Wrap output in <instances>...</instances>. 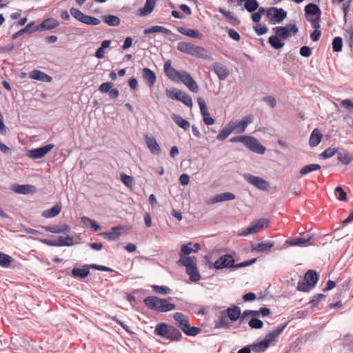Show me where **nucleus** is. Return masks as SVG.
<instances>
[{"label":"nucleus","mask_w":353,"mask_h":353,"mask_svg":"<svg viewBox=\"0 0 353 353\" xmlns=\"http://www.w3.org/2000/svg\"><path fill=\"white\" fill-rule=\"evenodd\" d=\"M172 300V297H168V299H161L157 296H150L145 297L143 300V302L148 309L160 313H163L175 309L176 305L169 302Z\"/></svg>","instance_id":"1"},{"label":"nucleus","mask_w":353,"mask_h":353,"mask_svg":"<svg viewBox=\"0 0 353 353\" xmlns=\"http://www.w3.org/2000/svg\"><path fill=\"white\" fill-rule=\"evenodd\" d=\"M287 325L288 323L279 325L268 333L262 341L250 345L252 350L256 353L264 352L269 347L271 342L274 341V339L284 330Z\"/></svg>","instance_id":"2"},{"label":"nucleus","mask_w":353,"mask_h":353,"mask_svg":"<svg viewBox=\"0 0 353 353\" xmlns=\"http://www.w3.org/2000/svg\"><path fill=\"white\" fill-rule=\"evenodd\" d=\"M177 50L183 53L203 59H212L211 54L208 50L203 47L195 46L191 43L180 41L177 43Z\"/></svg>","instance_id":"3"},{"label":"nucleus","mask_w":353,"mask_h":353,"mask_svg":"<svg viewBox=\"0 0 353 353\" xmlns=\"http://www.w3.org/2000/svg\"><path fill=\"white\" fill-rule=\"evenodd\" d=\"M179 266L185 267V272L189 275L192 282H197L201 279V275L196 266V258L195 256H183L176 262Z\"/></svg>","instance_id":"4"},{"label":"nucleus","mask_w":353,"mask_h":353,"mask_svg":"<svg viewBox=\"0 0 353 353\" xmlns=\"http://www.w3.org/2000/svg\"><path fill=\"white\" fill-rule=\"evenodd\" d=\"M154 333L171 341H179L182 338V334L177 328L165 323L157 324Z\"/></svg>","instance_id":"5"},{"label":"nucleus","mask_w":353,"mask_h":353,"mask_svg":"<svg viewBox=\"0 0 353 353\" xmlns=\"http://www.w3.org/2000/svg\"><path fill=\"white\" fill-rule=\"evenodd\" d=\"M173 318L176 321V325L188 336H194L201 331L200 328L191 326L189 323V317L181 312H176Z\"/></svg>","instance_id":"6"},{"label":"nucleus","mask_w":353,"mask_h":353,"mask_svg":"<svg viewBox=\"0 0 353 353\" xmlns=\"http://www.w3.org/2000/svg\"><path fill=\"white\" fill-rule=\"evenodd\" d=\"M90 269L103 272H113L112 269L104 265L97 264H90L83 265L82 268H74L72 270L71 274L74 278L84 279L88 276Z\"/></svg>","instance_id":"7"},{"label":"nucleus","mask_w":353,"mask_h":353,"mask_svg":"<svg viewBox=\"0 0 353 353\" xmlns=\"http://www.w3.org/2000/svg\"><path fill=\"white\" fill-rule=\"evenodd\" d=\"M259 312L257 310H244L241 318V323H248L249 326L252 329H261L263 323L259 319Z\"/></svg>","instance_id":"8"},{"label":"nucleus","mask_w":353,"mask_h":353,"mask_svg":"<svg viewBox=\"0 0 353 353\" xmlns=\"http://www.w3.org/2000/svg\"><path fill=\"white\" fill-rule=\"evenodd\" d=\"M319 279L318 274L314 270H308L305 276L303 281H299L297 290L300 292H307L310 288H314Z\"/></svg>","instance_id":"9"},{"label":"nucleus","mask_w":353,"mask_h":353,"mask_svg":"<svg viewBox=\"0 0 353 353\" xmlns=\"http://www.w3.org/2000/svg\"><path fill=\"white\" fill-rule=\"evenodd\" d=\"M266 16L271 24L280 23L286 18L287 12L283 8L270 7L266 10Z\"/></svg>","instance_id":"10"},{"label":"nucleus","mask_w":353,"mask_h":353,"mask_svg":"<svg viewBox=\"0 0 353 353\" xmlns=\"http://www.w3.org/2000/svg\"><path fill=\"white\" fill-rule=\"evenodd\" d=\"M269 220L265 218H261L257 220H254L252 222L250 226L243 230L239 235L240 236H248L251 234L259 232L265 228H267L269 225Z\"/></svg>","instance_id":"11"},{"label":"nucleus","mask_w":353,"mask_h":353,"mask_svg":"<svg viewBox=\"0 0 353 353\" xmlns=\"http://www.w3.org/2000/svg\"><path fill=\"white\" fill-rule=\"evenodd\" d=\"M275 34L281 39L285 40L291 36V33L296 34L299 30L295 24L283 26H276L272 28Z\"/></svg>","instance_id":"12"},{"label":"nucleus","mask_w":353,"mask_h":353,"mask_svg":"<svg viewBox=\"0 0 353 353\" xmlns=\"http://www.w3.org/2000/svg\"><path fill=\"white\" fill-rule=\"evenodd\" d=\"M234 259L231 254H224L219 258L214 263V268L216 270L223 268L235 269Z\"/></svg>","instance_id":"13"},{"label":"nucleus","mask_w":353,"mask_h":353,"mask_svg":"<svg viewBox=\"0 0 353 353\" xmlns=\"http://www.w3.org/2000/svg\"><path fill=\"white\" fill-rule=\"evenodd\" d=\"M253 120V115L249 114L243 117L240 121H231L229 123V124L233 132L235 131L237 133H243L245 130L248 125L252 123Z\"/></svg>","instance_id":"14"},{"label":"nucleus","mask_w":353,"mask_h":353,"mask_svg":"<svg viewBox=\"0 0 353 353\" xmlns=\"http://www.w3.org/2000/svg\"><path fill=\"white\" fill-rule=\"evenodd\" d=\"M243 178L247 182L255 186L259 190H267L269 187V183L268 181L262 178L254 176L251 174H244Z\"/></svg>","instance_id":"15"},{"label":"nucleus","mask_w":353,"mask_h":353,"mask_svg":"<svg viewBox=\"0 0 353 353\" xmlns=\"http://www.w3.org/2000/svg\"><path fill=\"white\" fill-rule=\"evenodd\" d=\"M54 144H47L43 147L27 150L26 155L31 159H38L45 157L53 148Z\"/></svg>","instance_id":"16"},{"label":"nucleus","mask_w":353,"mask_h":353,"mask_svg":"<svg viewBox=\"0 0 353 353\" xmlns=\"http://www.w3.org/2000/svg\"><path fill=\"white\" fill-rule=\"evenodd\" d=\"M179 81L185 85L192 92L196 93L199 91V87L196 81L191 75L185 70H181V73L179 77Z\"/></svg>","instance_id":"17"},{"label":"nucleus","mask_w":353,"mask_h":353,"mask_svg":"<svg viewBox=\"0 0 353 353\" xmlns=\"http://www.w3.org/2000/svg\"><path fill=\"white\" fill-rule=\"evenodd\" d=\"M245 145L252 152L263 154L266 150L265 148L254 137L248 136Z\"/></svg>","instance_id":"18"},{"label":"nucleus","mask_w":353,"mask_h":353,"mask_svg":"<svg viewBox=\"0 0 353 353\" xmlns=\"http://www.w3.org/2000/svg\"><path fill=\"white\" fill-rule=\"evenodd\" d=\"M210 70H212L221 81L225 80L230 74V70L227 66L220 62L213 63L210 67Z\"/></svg>","instance_id":"19"},{"label":"nucleus","mask_w":353,"mask_h":353,"mask_svg":"<svg viewBox=\"0 0 353 353\" xmlns=\"http://www.w3.org/2000/svg\"><path fill=\"white\" fill-rule=\"evenodd\" d=\"M197 103L199 106L204 123L207 125H212L214 123V119L210 117L207 104L204 99L201 97H199L197 99Z\"/></svg>","instance_id":"20"},{"label":"nucleus","mask_w":353,"mask_h":353,"mask_svg":"<svg viewBox=\"0 0 353 353\" xmlns=\"http://www.w3.org/2000/svg\"><path fill=\"white\" fill-rule=\"evenodd\" d=\"M167 94L172 99L178 100L188 107L192 106V98L185 92L181 90H178L175 93L167 91Z\"/></svg>","instance_id":"21"},{"label":"nucleus","mask_w":353,"mask_h":353,"mask_svg":"<svg viewBox=\"0 0 353 353\" xmlns=\"http://www.w3.org/2000/svg\"><path fill=\"white\" fill-rule=\"evenodd\" d=\"M144 140L147 147L152 154L159 155L161 153V148L158 144L156 139L152 134H145Z\"/></svg>","instance_id":"22"},{"label":"nucleus","mask_w":353,"mask_h":353,"mask_svg":"<svg viewBox=\"0 0 353 353\" xmlns=\"http://www.w3.org/2000/svg\"><path fill=\"white\" fill-rule=\"evenodd\" d=\"M164 72L165 75L172 81L178 82L179 77L181 73V71L176 70L171 65V61L168 60L164 63L163 67Z\"/></svg>","instance_id":"23"},{"label":"nucleus","mask_w":353,"mask_h":353,"mask_svg":"<svg viewBox=\"0 0 353 353\" xmlns=\"http://www.w3.org/2000/svg\"><path fill=\"white\" fill-rule=\"evenodd\" d=\"M312 236L309 234H303L302 236L296 237L291 240H288L286 243L291 246H303L306 245H311L310 243Z\"/></svg>","instance_id":"24"},{"label":"nucleus","mask_w":353,"mask_h":353,"mask_svg":"<svg viewBox=\"0 0 353 353\" xmlns=\"http://www.w3.org/2000/svg\"><path fill=\"white\" fill-rule=\"evenodd\" d=\"M224 310L225 314L228 315V319L231 321L234 322L238 319L241 321L242 313L241 312V309L239 306L233 305Z\"/></svg>","instance_id":"25"},{"label":"nucleus","mask_w":353,"mask_h":353,"mask_svg":"<svg viewBox=\"0 0 353 353\" xmlns=\"http://www.w3.org/2000/svg\"><path fill=\"white\" fill-rule=\"evenodd\" d=\"M236 198L235 195L231 192H224L216 195L215 196L210 198L207 203L208 204H214L216 203L232 201Z\"/></svg>","instance_id":"26"},{"label":"nucleus","mask_w":353,"mask_h":353,"mask_svg":"<svg viewBox=\"0 0 353 353\" xmlns=\"http://www.w3.org/2000/svg\"><path fill=\"white\" fill-rule=\"evenodd\" d=\"M228 315L225 314V310L221 311L217 315V319L215 321V327L220 329H228L230 327V323L228 320Z\"/></svg>","instance_id":"27"},{"label":"nucleus","mask_w":353,"mask_h":353,"mask_svg":"<svg viewBox=\"0 0 353 353\" xmlns=\"http://www.w3.org/2000/svg\"><path fill=\"white\" fill-rule=\"evenodd\" d=\"M274 246L273 242H262L251 246V252L259 253L269 252Z\"/></svg>","instance_id":"28"},{"label":"nucleus","mask_w":353,"mask_h":353,"mask_svg":"<svg viewBox=\"0 0 353 353\" xmlns=\"http://www.w3.org/2000/svg\"><path fill=\"white\" fill-rule=\"evenodd\" d=\"M43 228L49 232L55 234H66L70 231V227L67 224L61 225L43 226Z\"/></svg>","instance_id":"29"},{"label":"nucleus","mask_w":353,"mask_h":353,"mask_svg":"<svg viewBox=\"0 0 353 353\" xmlns=\"http://www.w3.org/2000/svg\"><path fill=\"white\" fill-rule=\"evenodd\" d=\"M142 75L145 82L150 87H152L157 80V77L155 73L151 70L150 68H145L142 70Z\"/></svg>","instance_id":"30"},{"label":"nucleus","mask_w":353,"mask_h":353,"mask_svg":"<svg viewBox=\"0 0 353 353\" xmlns=\"http://www.w3.org/2000/svg\"><path fill=\"white\" fill-rule=\"evenodd\" d=\"M29 77L32 79L38 80L43 82H50L52 77L46 74L45 72L39 70H34L29 73Z\"/></svg>","instance_id":"31"},{"label":"nucleus","mask_w":353,"mask_h":353,"mask_svg":"<svg viewBox=\"0 0 353 353\" xmlns=\"http://www.w3.org/2000/svg\"><path fill=\"white\" fill-rule=\"evenodd\" d=\"M62 205L61 203L54 205L52 208L42 212L41 216L46 219H50L57 216L61 211Z\"/></svg>","instance_id":"32"},{"label":"nucleus","mask_w":353,"mask_h":353,"mask_svg":"<svg viewBox=\"0 0 353 353\" xmlns=\"http://www.w3.org/2000/svg\"><path fill=\"white\" fill-rule=\"evenodd\" d=\"M12 190L18 194H28L30 193H34L36 188L32 185H16L13 186Z\"/></svg>","instance_id":"33"},{"label":"nucleus","mask_w":353,"mask_h":353,"mask_svg":"<svg viewBox=\"0 0 353 353\" xmlns=\"http://www.w3.org/2000/svg\"><path fill=\"white\" fill-rule=\"evenodd\" d=\"M59 25V21L54 18H48L42 21L39 26V30H49L57 28Z\"/></svg>","instance_id":"34"},{"label":"nucleus","mask_w":353,"mask_h":353,"mask_svg":"<svg viewBox=\"0 0 353 353\" xmlns=\"http://www.w3.org/2000/svg\"><path fill=\"white\" fill-rule=\"evenodd\" d=\"M119 229H121V227H114L112 228V232H101L100 235L108 241H115L118 239L121 235V233L117 231Z\"/></svg>","instance_id":"35"},{"label":"nucleus","mask_w":353,"mask_h":353,"mask_svg":"<svg viewBox=\"0 0 353 353\" xmlns=\"http://www.w3.org/2000/svg\"><path fill=\"white\" fill-rule=\"evenodd\" d=\"M143 32L145 34H153L157 32H160L165 35H170L172 34V32L169 29L161 26H152L149 28L145 29Z\"/></svg>","instance_id":"36"},{"label":"nucleus","mask_w":353,"mask_h":353,"mask_svg":"<svg viewBox=\"0 0 353 353\" xmlns=\"http://www.w3.org/2000/svg\"><path fill=\"white\" fill-rule=\"evenodd\" d=\"M155 6V0H146L145 4L143 8L139 9V15L144 17L150 14Z\"/></svg>","instance_id":"37"},{"label":"nucleus","mask_w":353,"mask_h":353,"mask_svg":"<svg viewBox=\"0 0 353 353\" xmlns=\"http://www.w3.org/2000/svg\"><path fill=\"white\" fill-rule=\"evenodd\" d=\"M172 119L178 126L184 130H188L190 128V123L187 120L184 119L181 116L176 114H172Z\"/></svg>","instance_id":"38"},{"label":"nucleus","mask_w":353,"mask_h":353,"mask_svg":"<svg viewBox=\"0 0 353 353\" xmlns=\"http://www.w3.org/2000/svg\"><path fill=\"white\" fill-rule=\"evenodd\" d=\"M337 159L343 165H349L353 161V154L347 151L338 152Z\"/></svg>","instance_id":"39"},{"label":"nucleus","mask_w":353,"mask_h":353,"mask_svg":"<svg viewBox=\"0 0 353 353\" xmlns=\"http://www.w3.org/2000/svg\"><path fill=\"white\" fill-rule=\"evenodd\" d=\"M322 139V134L318 129H314L310 137L309 143L311 147H315L321 142Z\"/></svg>","instance_id":"40"},{"label":"nucleus","mask_w":353,"mask_h":353,"mask_svg":"<svg viewBox=\"0 0 353 353\" xmlns=\"http://www.w3.org/2000/svg\"><path fill=\"white\" fill-rule=\"evenodd\" d=\"M177 30L181 34L191 38L197 39L201 37V34L196 30L186 29L183 27H179L177 28Z\"/></svg>","instance_id":"41"},{"label":"nucleus","mask_w":353,"mask_h":353,"mask_svg":"<svg viewBox=\"0 0 353 353\" xmlns=\"http://www.w3.org/2000/svg\"><path fill=\"white\" fill-rule=\"evenodd\" d=\"M305 12L306 14H312L315 16H321V10L319 7L314 3H309L305 7Z\"/></svg>","instance_id":"42"},{"label":"nucleus","mask_w":353,"mask_h":353,"mask_svg":"<svg viewBox=\"0 0 353 353\" xmlns=\"http://www.w3.org/2000/svg\"><path fill=\"white\" fill-rule=\"evenodd\" d=\"M57 246H71L73 245L74 239L72 236H59L57 239Z\"/></svg>","instance_id":"43"},{"label":"nucleus","mask_w":353,"mask_h":353,"mask_svg":"<svg viewBox=\"0 0 353 353\" xmlns=\"http://www.w3.org/2000/svg\"><path fill=\"white\" fill-rule=\"evenodd\" d=\"M103 21L110 26H117L120 24V19L115 15L108 14L103 17Z\"/></svg>","instance_id":"44"},{"label":"nucleus","mask_w":353,"mask_h":353,"mask_svg":"<svg viewBox=\"0 0 353 353\" xmlns=\"http://www.w3.org/2000/svg\"><path fill=\"white\" fill-rule=\"evenodd\" d=\"M268 43L274 49H280L284 46V43L276 34L269 37Z\"/></svg>","instance_id":"45"},{"label":"nucleus","mask_w":353,"mask_h":353,"mask_svg":"<svg viewBox=\"0 0 353 353\" xmlns=\"http://www.w3.org/2000/svg\"><path fill=\"white\" fill-rule=\"evenodd\" d=\"M321 168V166L319 164H310L303 166L300 170L301 175H305L311 172L319 170Z\"/></svg>","instance_id":"46"},{"label":"nucleus","mask_w":353,"mask_h":353,"mask_svg":"<svg viewBox=\"0 0 353 353\" xmlns=\"http://www.w3.org/2000/svg\"><path fill=\"white\" fill-rule=\"evenodd\" d=\"M344 38L350 48L353 46V26H351L345 30Z\"/></svg>","instance_id":"47"},{"label":"nucleus","mask_w":353,"mask_h":353,"mask_svg":"<svg viewBox=\"0 0 353 353\" xmlns=\"http://www.w3.org/2000/svg\"><path fill=\"white\" fill-rule=\"evenodd\" d=\"M259 7L256 0H248L244 3L245 9L249 12H253Z\"/></svg>","instance_id":"48"},{"label":"nucleus","mask_w":353,"mask_h":353,"mask_svg":"<svg viewBox=\"0 0 353 353\" xmlns=\"http://www.w3.org/2000/svg\"><path fill=\"white\" fill-rule=\"evenodd\" d=\"M232 132L233 131L228 123L227 127L223 129L216 136V139L220 141H224Z\"/></svg>","instance_id":"49"},{"label":"nucleus","mask_w":353,"mask_h":353,"mask_svg":"<svg viewBox=\"0 0 353 353\" xmlns=\"http://www.w3.org/2000/svg\"><path fill=\"white\" fill-rule=\"evenodd\" d=\"M152 289L155 293L162 295L169 294L171 293V290L168 287L164 285L159 286L154 285L152 286Z\"/></svg>","instance_id":"50"},{"label":"nucleus","mask_w":353,"mask_h":353,"mask_svg":"<svg viewBox=\"0 0 353 353\" xmlns=\"http://www.w3.org/2000/svg\"><path fill=\"white\" fill-rule=\"evenodd\" d=\"M81 23L86 25L97 26L101 21L96 17L85 14L83 20H81Z\"/></svg>","instance_id":"51"},{"label":"nucleus","mask_w":353,"mask_h":353,"mask_svg":"<svg viewBox=\"0 0 353 353\" xmlns=\"http://www.w3.org/2000/svg\"><path fill=\"white\" fill-rule=\"evenodd\" d=\"M12 259L9 255L0 252V266L8 268L10 265Z\"/></svg>","instance_id":"52"},{"label":"nucleus","mask_w":353,"mask_h":353,"mask_svg":"<svg viewBox=\"0 0 353 353\" xmlns=\"http://www.w3.org/2000/svg\"><path fill=\"white\" fill-rule=\"evenodd\" d=\"M332 49L334 52H340L343 48V39L340 37H336L332 41Z\"/></svg>","instance_id":"53"},{"label":"nucleus","mask_w":353,"mask_h":353,"mask_svg":"<svg viewBox=\"0 0 353 353\" xmlns=\"http://www.w3.org/2000/svg\"><path fill=\"white\" fill-rule=\"evenodd\" d=\"M337 148H328L327 149H325L321 154V157L324 159H329L332 157H333L335 154L338 153L337 152Z\"/></svg>","instance_id":"54"},{"label":"nucleus","mask_w":353,"mask_h":353,"mask_svg":"<svg viewBox=\"0 0 353 353\" xmlns=\"http://www.w3.org/2000/svg\"><path fill=\"white\" fill-rule=\"evenodd\" d=\"M219 12L221 13L223 15H224L230 21H234V23H239V20L234 16V14L231 12L226 10L225 9L222 8H219Z\"/></svg>","instance_id":"55"},{"label":"nucleus","mask_w":353,"mask_h":353,"mask_svg":"<svg viewBox=\"0 0 353 353\" xmlns=\"http://www.w3.org/2000/svg\"><path fill=\"white\" fill-rule=\"evenodd\" d=\"M70 14L74 19L80 22H81V20H83L85 16V14H83L80 10L74 8H72L70 9Z\"/></svg>","instance_id":"56"},{"label":"nucleus","mask_w":353,"mask_h":353,"mask_svg":"<svg viewBox=\"0 0 353 353\" xmlns=\"http://www.w3.org/2000/svg\"><path fill=\"white\" fill-rule=\"evenodd\" d=\"M192 243H189L187 245H181V253L179 254L180 257L181 256H188L190 253L193 252V248L192 247H190V245H192Z\"/></svg>","instance_id":"57"},{"label":"nucleus","mask_w":353,"mask_h":353,"mask_svg":"<svg viewBox=\"0 0 353 353\" xmlns=\"http://www.w3.org/2000/svg\"><path fill=\"white\" fill-rule=\"evenodd\" d=\"M335 193L339 194V195L336 196L338 200L341 201L347 200V194L341 186H338L335 188Z\"/></svg>","instance_id":"58"},{"label":"nucleus","mask_w":353,"mask_h":353,"mask_svg":"<svg viewBox=\"0 0 353 353\" xmlns=\"http://www.w3.org/2000/svg\"><path fill=\"white\" fill-rule=\"evenodd\" d=\"M121 180L127 187L130 188L133 185V178L131 176L121 174Z\"/></svg>","instance_id":"59"},{"label":"nucleus","mask_w":353,"mask_h":353,"mask_svg":"<svg viewBox=\"0 0 353 353\" xmlns=\"http://www.w3.org/2000/svg\"><path fill=\"white\" fill-rule=\"evenodd\" d=\"M81 220L84 223L89 222L90 223L91 228L95 232L100 229V225L95 221H94L88 217L83 216L81 218Z\"/></svg>","instance_id":"60"},{"label":"nucleus","mask_w":353,"mask_h":353,"mask_svg":"<svg viewBox=\"0 0 353 353\" xmlns=\"http://www.w3.org/2000/svg\"><path fill=\"white\" fill-rule=\"evenodd\" d=\"M113 84L111 82L103 83L99 88V91L101 93H108L112 87Z\"/></svg>","instance_id":"61"},{"label":"nucleus","mask_w":353,"mask_h":353,"mask_svg":"<svg viewBox=\"0 0 353 353\" xmlns=\"http://www.w3.org/2000/svg\"><path fill=\"white\" fill-rule=\"evenodd\" d=\"M341 105L353 113V102L350 99L342 100L341 101Z\"/></svg>","instance_id":"62"},{"label":"nucleus","mask_w":353,"mask_h":353,"mask_svg":"<svg viewBox=\"0 0 353 353\" xmlns=\"http://www.w3.org/2000/svg\"><path fill=\"white\" fill-rule=\"evenodd\" d=\"M255 32L257 35H263L268 32V28L265 26H261V24H257L254 27Z\"/></svg>","instance_id":"63"},{"label":"nucleus","mask_w":353,"mask_h":353,"mask_svg":"<svg viewBox=\"0 0 353 353\" xmlns=\"http://www.w3.org/2000/svg\"><path fill=\"white\" fill-rule=\"evenodd\" d=\"M262 101L271 108H274L276 103L275 99L271 96L264 97Z\"/></svg>","instance_id":"64"}]
</instances>
